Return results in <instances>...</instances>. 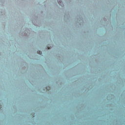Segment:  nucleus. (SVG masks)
Masks as SVG:
<instances>
[{
	"mask_svg": "<svg viewBox=\"0 0 125 125\" xmlns=\"http://www.w3.org/2000/svg\"><path fill=\"white\" fill-rule=\"evenodd\" d=\"M1 52H0V56H1Z\"/></svg>",
	"mask_w": 125,
	"mask_h": 125,
	"instance_id": "393cba45",
	"label": "nucleus"
},
{
	"mask_svg": "<svg viewBox=\"0 0 125 125\" xmlns=\"http://www.w3.org/2000/svg\"><path fill=\"white\" fill-rule=\"evenodd\" d=\"M45 49H46V50H48L49 49L47 45L45 46Z\"/></svg>",
	"mask_w": 125,
	"mask_h": 125,
	"instance_id": "a211bd4d",
	"label": "nucleus"
},
{
	"mask_svg": "<svg viewBox=\"0 0 125 125\" xmlns=\"http://www.w3.org/2000/svg\"><path fill=\"white\" fill-rule=\"evenodd\" d=\"M57 5H58V4H57Z\"/></svg>",
	"mask_w": 125,
	"mask_h": 125,
	"instance_id": "58836bf2",
	"label": "nucleus"
},
{
	"mask_svg": "<svg viewBox=\"0 0 125 125\" xmlns=\"http://www.w3.org/2000/svg\"><path fill=\"white\" fill-rule=\"evenodd\" d=\"M57 1L59 5H60V6H61L62 7H64V6H65V5H64V3L63 2V1H62V0H57Z\"/></svg>",
	"mask_w": 125,
	"mask_h": 125,
	"instance_id": "9d476101",
	"label": "nucleus"
},
{
	"mask_svg": "<svg viewBox=\"0 0 125 125\" xmlns=\"http://www.w3.org/2000/svg\"><path fill=\"white\" fill-rule=\"evenodd\" d=\"M61 94H67V93H61Z\"/></svg>",
	"mask_w": 125,
	"mask_h": 125,
	"instance_id": "4be33fe9",
	"label": "nucleus"
},
{
	"mask_svg": "<svg viewBox=\"0 0 125 125\" xmlns=\"http://www.w3.org/2000/svg\"><path fill=\"white\" fill-rule=\"evenodd\" d=\"M122 83H124V81H122Z\"/></svg>",
	"mask_w": 125,
	"mask_h": 125,
	"instance_id": "4c0bfd02",
	"label": "nucleus"
},
{
	"mask_svg": "<svg viewBox=\"0 0 125 125\" xmlns=\"http://www.w3.org/2000/svg\"><path fill=\"white\" fill-rule=\"evenodd\" d=\"M68 90L71 92V94H79V93H77L79 92V87H76L74 88H72V87H69Z\"/></svg>",
	"mask_w": 125,
	"mask_h": 125,
	"instance_id": "39448f33",
	"label": "nucleus"
},
{
	"mask_svg": "<svg viewBox=\"0 0 125 125\" xmlns=\"http://www.w3.org/2000/svg\"><path fill=\"white\" fill-rule=\"evenodd\" d=\"M107 91V90L106 89V88H105L104 87H102L100 88V91H101L102 92H105V91Z\"/></svg>",
	"mask_w": 125,
	"mask_h": 125,
	"instance_id": "f8f14e48",
	"label": "nucleus"
},
{
	"mask_svg": "<svg viewBox=\"0 0 125 125\" xmlns=\"http://www.w3.org/2000/svg\"><path fill=\"white\" fill-rule=\"evenodd\" d=\"M27 82L29 83V88L30 91L33 92L32 94H39V93H43V90H45V89L48 86V83L46 82H44L43 84L34 86V84L32 83H34V81L28 80Z\"/></svg>",
	"mask_w": 125,
	"mask_h": 125,
	"instance_id": "f257e3e1",
	"label": "nucleus"
},
{
	"mask_svg": "<svg viewBox=\"0 0 125 125\" xmlns=\"http://www.w3.org/2000/svg\"><path fill=\"white\" fill-rule=\"evenodd\" d=\"M22 37H26V39L27 40L30 39V37L31 35V29L26 28L24 30V31L21 33Z\"/></svg>",
	"mask_w": 125,
	"mask_h": 125,
	"instance_id": "20e7f679",
	"label": "nucleus"
},
{
	"mask_svg": "<svg viewBox=\"0 0 125 125\" xmlns=\"http://www.w3.org/2000/svg\"><path fill=\"white\" fill-rule=\"evenodd\" d=\"M60 84L61 85V84H62V82H60Z\"/></svg>",
	"mask_w": 125,
	"mask_h": 125,
	"instance_id": "b1692460",
	"label": "nucleus"
},
{
	"mask_svg": "<svg viewBox=\"0 0 125 125\" xmlns=\"http://www.w3.org/2000/svg\"><path fill=\"white\" fill-rule=\"evenodd\" d=\"M69 1L71 2V1H72V0H69Z\"/></svg>",
	"mask_w": 125,
	"mask_h": 125,
	"instance_id": "cd10ccee",
	"label": "nucleus"
},
{
	"mask_svg": "<svg viewBox=\"0 0 125 125\" xmlns=\"http://www.w3.org/2000/svg\"><path fill=\"white\" fill-rule=\"evenodd\" d=\"M112 19L113 20H115L116 19V15L115 14V11H113L112 12Z\"/></svg>",
	"mask_w": 125,
	"mask_h": 125,
	"instance_id": "ddd939ff",
	"label": "nucleus"
},
{
	"mask_svg": "<svg viewBox=\"0 0 125 125\" xmlns=\"http://www.w3.org/2000/svg\"><path fill=\"white\" fill-rule=\"evenodd\" d=\"M116 94H120V93H116Z\"/></svg>",
	"mask_w": 125,
	"mask_h": 125,
	"instance_id": "2f4dec72",
	"label": "nucleus"
},
{
	"mask_svg": "<svg viewBox=\"0 0 125 125\" xmlns=\"http://www.w3.org/2000/svg\"><path fill=\"white\" fill-rule=\"evenodd\" d=\"M37 53L38 54H39V55H42V51L40 50H37Z\"/></svg>",
	"mask_w": 125,
	"mask_h": 125,
	"instance_id": "4468645a",
	"label": "nucleus"
},
{
	"mask_svg": "<svg viewBox=\"0 0 125 125\" xmlns=\"http://www.w3.org/2000/svg\"><path fill=\"white\" fill-rule=\"evenodd\" d=\"M87 84L83 85L80 88V91H84L86 93H88L92 88H93V84L92 83H86Z\"/></svg>",
	"mask_w": 125,
	"mask_h": 125,
	"instance_id": "f03ea898",
	"label": "nucleus"
},
{
	"mask_svg": "<svg viewBox=\"0 0 125 125\" xmlns=\"http://www.w3.org/2000/svg\"><path fill=\"white\" fill-rule=\"evenodd\" d=\"M47 46L51 48V44H47Z\"/></svg>",
	"mask_w": 125,
	"mask_h": 125,
	"instance_id": "f3484780",
	"label": "nucleus"
},
{
	"mask_svg": "<svg viewBox=\"0 0 125 125\" xmlns=\"http://www.w3.org/2000/svg\"><path fill=\"white\" fill-rule=\"evenodd\" d=\"M32 22L35 26H37V27L42 26V21L39 20V17L36 15H34V18L32 19Z\"/></svg>",
	"mask_w": 125,
	"mask_h": 125,
	"instance_id": "7ed1b4c3",
	"label": "nucleus"
},
{
	"mask_svg": "<svg viewBox=\"0 0 125 125\" xmlns=\"http://www.w3.org/2000/svg\"><path fill=\"white\" fill-rule=\"evenodd\" d=\"M50 94H59V93H50Z\"/></svg>",
	"mask_w": 125,
	"mask_h": 125,
	"instance_id": "6ab92c4d",
	"label": "nucleus"
},
{
	"mask_svg": "<svg viewBox=\"0 0 125 125\" xmlns=\"http://www.w3.org/2000/svg\"><path fill=\"white\" fill-rule=\"evenodd\" d=\"M101 81H102V79H101L99 80V82H100V83L101 82Z\"/></svg>",
	"mask_w": 125,
	"mask_h": 125,
	"instance_id": "412c9836",
	"label": "nucleus"
},
{
	"mask_svg": "<svg viewBox=\"0 0 125 125\" xmlns=\"http://www.w3.org/2000/svg\"><path fill=\"white\" fill-rule=\"evenodd\" d=\"M2 94H7V93H3Z\"/></svg>",
	"mask_w": 125,
	"mask_h": 125,
	"instance_id": "7c9ffc66",
	"label": "nucleus"
},
{
	"mask_svg": "<svg viewBox=\"0 0 125 125\" xmlns=\"http://www.w3.org/2000/svg\"><path fill=\"white\" fill-rule=\"evenodd\" d=\"M28 94H31V93H28Z\"/></svg>",
	"mask_w": 125,
	"mask_h": 125,
	"instance_id": "f704fd0d",
	"label": "nucleus"
},
{
	"mask_svg": "<svg viewBox=\"0 0 125 125\" xmlns=\"http://www.w3.org/2000/svg\"><path fill=\"white\" fill-rule=\"evenodd\" d=\"M79 19H77V21H76V23L77 24H79V26H83L84 24V21L83 20V18L82 16V15L79 16Z\"/></svg>",
	"mask_w": 125,
	"mask_h": 125,
	"instance_id": "423d86ee",
	"label": "nucleus"
},
{
	"mask_svg": "<svg viewBox=\"0 0 125 125\" xmlns=\"http://www.w3.org/2000/svg\"><path fill=\"white\" fill-rule=\"evenodd\" d=\"M110 85V88H107L108 90H111V91L115 92L118 91V87L115 84H113V83H110L108 84V86ZM113 85V87L112 86Z\"/></svg>",
	"mask_w": 125,
	"mask_h": 125,
	"instance_id": "0eeeda50",
	"label": "nucleus"
},
{
	"mask_svg": "<svg viewBox=\"0 0 125 125\" xmlns=\"http://www.w3.org/2000/svg\"><path fill=\"white\" fill-rule=\"evenodd\" d=\"M0 18H5V10H2L0 11Z\"/></svg>",
	"mask_w": 125,
	"mask_h": 125,
	"instance_id": "1a4fd4ad",
	"label": "nucleus"
},
{
	"mask_svg": "<svg viewBox=\"0 0 125 125\" xmlns=\"http://www.w3.org/2000/svg\"><path fill=\"white\" fill-rule=\"evenodd\" d=\"M43 11H42L41 13H43Z\"/></svg>",
	"mask_w": 125,
	"mask_h": 125,
	"instance_id": "c756f323",
	"label": "nucleus"
},
{
	"mask_svg": "<svg viewBox=\"0 0 125 125\" xmlns=\"http://www.w3.org/2000/svg\"><path fill=\"white\" fill-rule=\"evenodd\" d=\"M10 94H12V93H10Z\"/></svg>",
	"mask_w": 125,
	"mask_h": 125,
	"instance_id": "72a5a7b5",
	"label": "nucleus"
},
{
	"mask_svg": "<svg viewBox=\"0 0 125 125\" xmlns=\"http://www.w3.org/2000/svg\"><path fill=\"white\" fill-rule=\"evenodd\" d=\"M93 94H102V93H93Z\"/></svg>",
	"mask_w": 125,
	"mask_h": 125,
	"instance_id": "aec40b11",
	"label": "nucleus"
},
{
	"mask_svg": "<svg viewBox=\"0 0 125 125\" xmlns=\"http://www.w3.org/2000/svg\"><path fill=\"white\" fill-rule=\"evenodd\" d=\"M70 14L69 13V12L68 11L67 12L64 13V21H66V22H67V21H68V20H69V19H70Z\"/></svg>",
	"mask_w": 125,
	"mask_h": 125,
	"instance_id": "6e6552de",
	"label": "nucleus"
},
{
	"mask_svg": "<svg viewBox=\"0 0 125 125\" xmlns=\"http://www.w3.org/2000/svg\"><path fill=\"white\" fill-rule=\"evenodd\" d=\"M123 28H125V26H123Z\"/></svg>",
	"mask_w": 125,
	"mask_h": 125,
	"instance_id": "e433bc0d",
	"label": "nucleus"
},
{
	"mask_svg": "<svg viewBox=\"0 0 125 125\" xmlns=\"http://www.w3.org/2000/svg\"><path fill=\"white\" fill-rule=\"evenodd\" d=\"M0 109H1V105H0Z\"/></svg>",
	"mask_w": 125,
	"mask_h": 125,
	"instance_id": "c85d7f7f",
	"label": "nucleus"
},
{
	"mask_svg": "<svg viewBox=\"0 0 125 125\" xmlns=\"http://www.w3.org/2000/svg\"><path fill=\"white\" fill-rule=\"evenodd\" d=\"M103 94H105V93H104Z\"/></svg>",
	"mask_w": 125,
	"mask_h": 125,
	"instance_id": "473e14b6",
	"label": "nucleus"
},
{
	"mask_svg": "<svg viewBox=\"0 0 125 125\" xmlns=\"http://www.w3.org/2000/svg\"><path fill=\"white\" fill-rule=\"evenodd\" d=\"M5 1H6V0H0V5L4 6L5 5Z\"/></svg>",
	"mask_w": 125,
	"mask_h": 125,
	"instance_id": "9b49d317",
	"label": "nucleus"
},
{
	"mask_svg": "<svg viewBox=\"0 0 125 125\" xmlns=\"http://www.w3.org/2000/svg\"><path fill=\"white\" fill-rule=\"evenodd\" d=\"M44 94H49V93H44Z\"/></svg>",
	"mask_w": 125,
	"mask_h": 125,
	"instance_id": "bb28decb",
	"label": "nucleus"
},
{
	"mask_svg": "<svg viewBox=\"0 0 125 125\" xmlns=\"http://www.w3.org/2000/svg\"><path fill=\"white\" fill-rule=\"evenodd\" d=\"M121 80H122V78H120V80H118V82H117V86H118V84L119 85H120V84H121V83H122V81Z\"/></svg>",
	"mask_w": 125,
	"mask_h": 125,
	"instance_id": "2eb2a0df",
	"label": "nucleus"
},
{
	"mask_svg": "<svg viewBox=\"0 0 125 125\" xmlns=\"http://www.w3.org/2000/svg\"><path fill=\"white\" fill-rule=\"evenodd\" d=\"M82 94H84V93H82Z\"/></svg>",
	"mask_w": 125,
	"mask_h": 125,
	"instance_id": "c9c22d12",
	"label": "nucleus"
},
{
	"mask_svg": "<svg viewBox=\"0 0 125 125\" xmlns=\"http://www.w3.org/2000/svg\"><path fill=\"white\" fill-rule=\"evenodd\" d=\"M114 64H115V62H114V63H112V66L114 65Z\"/></svg>",
	"mask_w": 125,
	"mask_h": 125,
	"instance_id": "5701e85b",
	"label": "nucleus"
},
{
	"mask_svg": "<svg viewBox=\"0 0 125 125\" xmlns=\"http://www.w3.org/2000/svg\"><path fill=\"white\" fill-rule=\"evenodd\" d=\"M93 91H95V92H96V91H98V87H95L94 88V89H93Z\"/></svg>",
	"mask_w": 125,
	"mask_h": 125,
	"instance_id": "dca6fc26",
	"label": "nucleus"
},
{
	"mask_svg": "<svg viewBox=\"0 0 125 125\" xmlns=\"http://www.w3.org/2000/svg\"><path fill=\"white\" fill-rule=\"evenodd\" d=\"M85 94H90V93H85Z\"/></svg>",
	"mask_w": 125,
	"mask_h": 125,
	"instance_id": "a878e982",
	"label": "nucleus"
}]
</instances>
